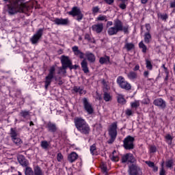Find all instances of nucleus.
<instances>
[{"label":"nucleus","mask_w":175,"mask_h":175,"mask_svg":"<svg viewBox=\"0 0 175 175\" xmlns=\"http://www.w3.org/2000/svg\"><path fill=\"white\" fill-rule=\"evenodd\" d=\"M118 32H124V33H129V26H124V23L121 20L116 18L113 21V26L107 29V33L109 36L117 35Z\"/></svg>","instance_id":"nucleus-1"},{"label":"nucleus","mask_w":175,"mask_h":175,"mask_svg":"<svg viewBox=\"0 0 175 175\" xmlns=\"http://www.w3.org/2000/svg\"><path fill=\"white\" fill-rule=\"evenodd\" d=\"M74 124L77 131L80 132V133L82 135H85V136L90 135L91 128L90 127V124H88L87 121L83 119V118H75L74 119Z\"/></svg>","instance_id":"nucleus-2"},{"label":"nucleus","mask_w":175,"mask_h":175,"mask_svg":"<svg viewBox=\"0 0 175 175\" xmlns=\"http://www.w3.org/2000/svg\"><path fill=\"white\" fill-rule=\"evenodd\" d=\"M48 75L45 77V81H44V87L45 89L47 90L49 88V85L51 84V82L53 81V79H54L55 76V67L51 66L49 70Z\"/></svg>","instance_id":"nucleus-3"},{"label":"nucleus","mask_w":175,"mask_h":175,"mask_svg":"<svg viewBox=\"0 0 175 175\" xmlns=\"http://www.w3.org/2000/svg\"><path fill=\"white\" fill-rule=\"evenodd\" d=\"M133 142H135V137L132 136H127L124 138L123 141V146L125 150H133L135 145L133 144Z\"/></svg>","instance_id":"nucleus-4"},{"label":"nucleus","mask_w":175,"mask_h":175,"mask_svg":"<svg viewBox=\"0 0 175 175\" xmlns=\"http://www.w3.org/2000/svg\"><path fill=\"white\" fill-rule=\"evenodd\" d=\"M60 59H61L62 67L59 68V70H62V69H66L67 68H69V69H72V68H73L71 66L72 60L69 59V57L62 55Z\"/></svg>","instance_id":"nucleus-5"},{"label":"nucleus","mask_w":175,"mask_h":175,"mask_svg":"<svg viewBox=\"0 0 175 175\" xmlns=\"http://www.w3.org/2000/svg\"><path fill=\"white\" fill-rule=\"evenodd\" d=\"M117 83L119 84L120 88L129 91L132 88L131 83H128L122 76H120L117 79Z\"/></svg>","instance_id":"nucleus-6"},{"label":"nucleus","mask_w":175,"mask_h":175,"mask_svg":"<svg viewBox=\"0 0 175 175\" xmlns=\"http://www.w3.org/2000/svg\"><path fill=\"white\" fill-rule=\"evenodd\" d=\"M68 14L72 16V17H76L77 16L76 20H77V21H81V20H83V15L80 9L77 7H73L72 10L68 12Z\"/></svg>","instance_id":"nucleus-7"},{"label":"nucleus","mask_w":175,"mask_h":175,"mask_svg":"<svg viewBox=\"0 0 175 175\" xmlns=\"http://www.w3.org/2000/svg\"><path fill=\"white\" fill-rule=\"evenodd\" d=\"M82 101L85 111H87L88 114H92V113H94V107H92V105L88 101V98H83L82 99Z\"/></svg>","instance_id":"nucleus-8"},{"label":"nucleus","mask_w":175,"mask_h":175,"mask_svg":"<svg viewBox=\"0 0 175 175\" xmlns=\"http://www.w3.org/2000/svg\"><path fill=\"white\" fill-rule=\"evenodd\" d=\"M43 29H39L38 31L36 32V34H34L31 38V42L32 44H36L38 42H39V40L42 36H43Z\"/></svg>","instance_id":"nucleus-9"},{"label":"nucleus","mask_w":175,"mask_h":175,"mask_svg":"<svg viewBox=\"0 0 175 175\" xmlns=\"http://www.w3.org/2000/svg\"><path fill=\"white\" fill-rule=\"evenodd\" d=\"M122 163H126V162L133 163V162H135V157L132 153H127L122 156Z\"/></svg>","instance_id":"nucleus-10"},{"label":"nucleus","mask_w":175,"mask_h":175,"mask_svg":"<svg viewBox=\"0 0 175 175\" xmlns=\"http://www.w3.org/2000/svg\"><path fill=\"white\" fill-rule=\"evenodd\" d=\"M117 122L112 123L108 129L109 136L117 137Z\"/></svg>","instance_id":"nucleus-11"},{"label":"nucleus","mask_w":175,"mask_h":175,"mask_svg":"<svg viewBox=\"0 0 175 175\" xmlns=\"http://www.w3.org/2000/svg\"><path fill=\"white\" fill-rule=\"evenodd\" d=\"M45 128L47 129L48 132H51L52 133H55L58 129V128H57V124L51 122H48L46 124Z\"/></svg>","instance_id":"nucleus-12"},{"label":"nucleus","mask_w":175,"mask_h":175,"mask_svg":"<svg viewBox=\"0 0 175 175\" xmlns=\"http://www.w3.org/2000/svg\"><path fill=\"white\" fill-rule=\"evenodd\" d=\"M129 175H142V170L140 167L135 165H132L130 166Z\"/></svg>","instance_id":"nucleus-13"},{"label":"nucleus","mask_w":175,"mask_h":175,"mask_svg":"<svg viewBox=\"0 0 175 175\" xmlns=\"http://www.w3.org/2000/svg\"><path fill=\"white\" fill-rule=\"evenodd\" d=\"M153 105L154 106H157V107H160V109H165L166 108V101H165L162 98H157L153 101Z\"/></svg>","instance_id":"nucleus-14"},{"label":"nucleus","mask_w":175,"mask_h":175,"mask_svg":"<svg viewBox=\"0 0 175 175\" xmlns=\"http://www.w3.org/2000/svg\"><path fill=\"white\" fill-rule=\"evenodd\" d=\"M92 29L96 33H100L103 31V23H96L92 26Z\"/></svg>","instance_id":"nucleus-15"},{"label":"nucleus","mask_w":175,"mask_h":175,"mask_svg":"<svg viewBox=\"0 0 175 175\" xmlns=\"http://www.w3.org/2000/svg\"><path fill=\"white\" fill-rule=\"evenodd\" d=\"M72 92L79 94V95H85L87 94V91L84 90V87L83 86H74Z\"/></svg>","instance_id":"nucleus-16"},{"label":"nucleus","mask_w":175,"mask_h":175,"mask_svg":"<svg viewBox=\"0 0 175 175\" xmlns=\"http://www.w3.org/2000/svg\"><path fill=\"white\" fill-rule=\"evenodd\" d=\"M72 51H73L75 55H76L77 57H79L81 59H83V58H84V53L81 52V51L79 49V46H72Z\"/></svg>","instance_id":"nucleus-17"},{"label":"nucleus","mask_w":175,"mask_h":175,"mask_svg":"<svg viewBox=\"0 0 175 175\" xmlns=\"http://www.w3.org/2000/svg\"><path fill=\"white\" fill-rule=\"evenodd\" d=\"M54 23L56 25H68V24H69V19L56 18L54 20Z\"/></svg>","instance_id":"nucleus-18"},{"label":"nucleus","mask_w":175,"mask_h":175,"mask_svg":"<svg viewBox=\"0 0 175 175\" xmlns=\"http://www.w3.org/2000/svg\"><path fill=\"white\" fill-rule=\"evenodd\" d=\"M77 158H79V155L77 154V153H76L75 152H72L68 155V160L69 162H70V163H73V162L76 161Z\"/></svg>","instance_id":"nucleus-19"},{"label":"nucleus","mask_w":175,"mask_h":175,"mask_svg":"<svg viewBox=\"0 0 175 175\" xmlns=\"http://www.w3.org/2000/svg\"><path fill=\"white\" fill-rule=\"evenodd\" d=\"M81 66L84 73H90V70H88V62H87L85 59L81 62Z\"/></svg>","instance_id":"nucleus-20"},{"label":"nucleus","mask_w":175,"mask_h":175,"mask_svg":"<svg viewBox=\"0 0 175 175\" xmlns=\"http://www.w3.org/2000/svg\"><path fill=\"white\" fill-rule=\"evenodd\" d=\"M85 57H87L88 61H89V62H94L96 57H95V55H94V53L88 51L85 53Z\"/></svg>","instance_id":"nucleus-21"},{"label":"nucleus","mask_w":175,"mask_h":175,"mask_svg":"<svg viewBox=\"0 0 175 175\" xmlns=\"http://www.w3.org/2000/svg\"><path fill=\"white\" fill-rule=\"evenodd\" d=\"M17 159L19 163L22 165V166H27L28 165L25 157H24L23 155L18 156Z\"/></svg>","instance_id":"nucleus-22"},{"label":"nucleus","mask_w":175,"mask_h":175,"mask_svg":"<svg viewBox=\"0 0 175 175\" xmlns=\"http://www.w3.org/2000/svg\"><path fill=\"white\" fill-rule=\"evenodd\" d=\"M127 77L129 79V80H136V79H137V73L131 71L127 73Z\"/></svg>","instance_id":"nucleus-23"},{"label":"nucleus","mask_w":175,"mask_h":175,"mask_svg":"<svg viewBox=\"0 0 175 175\" xmlns=\"http://www.w3.org/2000/svg\"><path fill=\"white\" fill-rule=\"evenodd\" d=\"M99 62L101 65L109 64L110 62V57L109 56L101 57L99 59Z\"/></svg>","instance_id":"nucleus-24"},{"label":"nucleus","mask_w":175,"mask_h":175,"mask_svg":"<svg viewBox=\"0 0 175 175\" xmlns=\"http://www.w3.org/2000/svg\"><path fill=\"white\" fill-rule=\"evenodd\" d=\"M151 34L150 33V32H146L145 33L144 36V40L145 42V43H146V44H148V43H150L151 42Z\"/></svg>","instance_id":"nucleus-25"},{"label":"nucleus","mask_w":175,"mask_h":175,"mask_svg":"<svg viewBox=\"0 0 175 175\" xmlns=\"http://www.w3.org/2000/svg\"><path fill=\"white\" fill-rule=\"evenodd\" d=\"M117 99L118 103H120V105H125V103H126V100H125L122 94H118Z\"/></svg>","instance_id":"nucleus-26"},{"label":"nucleus","mask_w":175,"mask_h":175,"mask_svg":"<svg viewBox=\"0 0 175 175\" xmlns=\"http://www.w3.org/2000/svg\"><path fill=\"white\" fill-rule=\"evenodd\" d=\"M33 170L34 175H44L42 169L38 165L34 167Z\"/></svg>","instance_id":"nucleus-27"},{"label":"nucleus","mask_w":175,"mask_h":175,"mask_svg":"<svg viewBox=\"0 0 175 175\" xmlns=\"http://www.w3.org/2000/svg\"><path fill=\"white\" fill-rule=\"evenodd\" d=\"M124 49H126L127 51H131V50L135 49V44H133V43H129L126 41L124 44Z\"/></svg>","instance_id":"nucleus-28"},{"label":"nucleus","mask_w":175,"mask_h":175,"mask_svg":"<svg viewBox=\"0 0 175 175\" xmlns=\"http://www.w3.org/2000/svg\"><path fill=\"white\" fill-rule=\"evenodd\" d=\"M40 146L44 150H48L49 147H50V142L47 141H42L40 143Z\"/></svg>","instance_id":"nucleus-29"},{"label":"nucleus","mask_w":175,"mask_h":175,"mask_svg":"<svg viewBox=\"0 0 175 175\" xmlns=\"http://www.w3.org/2000/svg\"><path fill=\"white\" fill-rule=\"evenodd\" d=\"M10 135L11 136V139H14L15 137H18V134L17 133V131H16V129H14L13 128L10 129Z\"/></svg>","instance_id":"nucleus-30"},{"label":"nucleus","mask_w":175,"mask_h":175,"mask_svg":"<svg viewBox=\"0 0 175 175\" xmlns=\"http://www.w3.org/2000/svg\"><path fill=\"white\" fill-rule=\"evenodd\" d=\"M103 99L105 100V102H110L112 99L111 95L107 92H104Z\"/></svg>","instance_id":"nucleus-31"},{"label":"nucleus","mask_w":175,"mask_h":175,"mask_svg":"<svg viewBox=\"0 0 175 175\" xmlns=\"http://www.w3.org/2000/svg\"><path fill=\"white\" fill-rule=\"evenodd\" d=\"M139 49H142V53H147V46H146V44H144V43L143 42V41H141L139 44Z\"/></svg>","instance_id":"nucleus-32"},{"label":"nucleus","mask_w":175,"mask_h":175,"mask_svg":"<svg viewBox=\"0 0 175 175\" xmlns=\"http://www.w3.org/2000/svg\"><path fill=\"white\" fill-rule=\"evenodd\" d=\"M12 140L13 143H14V144H16V146H20V144H21V143H23V142L21 141V139L18 137L12 138Z\"/></svg>","instance_id":"nucleus-33"},{"label":"nucleus","mask_w":175,"mask_h":175,"mask_svg":"<svg viewBox=\"0 0 175 175\" xmlns=\"http://www.w3.org/2000/svg\"><path fill=\"white\" fill-rule=\"evenodd\" d=\"M168 16L167 14H158V18H161V20H163V21H166V20H167L168 18Z\"/></svg>","instance_id":"nucleus-34"},{"label":"nucleus","mask_w":175,"mask_h":175,"mask_svg":"<svg viewBox=\"0 0 175 175\" xmlns=\"http://www.w3.org/2000/svg\"><path fill=\"white\" fill-rule=\"evenodd\" d=\"M165 142L166 143H167V144H172V142L173 140V137H172V135H170V134H167V135H165Z\"/></svg>","instance_id":"nucleus-35"},{"label":"nucleus","mask_w":175,"mask_h":175,"mask_svg":"<svg viewBox=\"0 0 175 175\" xmlns=\"http://www.w3.org/2000/svg\"><path fill=\"white\" fill-rule=\"evenodd\" d=\"M20 116L23 117V118H27V117H29V111H21Z\"/></svg>","instance_id":"nucleus-36"},{"label":"nucleus","mask_w":175,"mask_h":175,"mask_svg":"<svg viewBox=\"0 0 175 175\" xmlns=\"http://www.w3.org/2000/svg\"><path fill=\"white\" fill-rule=\"evenodd\" d=\"M90 152L93 155H96V145L95 144L90 146Z\"/></svg>","instance_id":"nucleus-37"},{"label":"nucleus","mask_w":175,"mask_h":175,"mask_svg":"<svg viewBox=\"0 0 175 175\" xmlns=\"http://www.w3.org/2000/svg\"><path fill=\"white\" fill-rule=\"evenodd\" d=\"M146 66L147 69L149 70H152V64H151V62L148 60V59H146Z\"/></svg>","instance_id":"nucleus-38"},{"label":"nucleus","mask_w":175,"mask_h":175,"mask_svg":"<svg viewBox=\"0 0 175 175\" xmlns=\"http://www.w3.org/2000/svg\"><path fill=\"white\" fill-rule=\"evenodd\" d=\"M96 21H107V16L105 15H99L96 18Z\"/></svg>","instance_id":"nucleus-39"},{"label":"nucleus","mask_w":175,"mask_h":175,"mask_svg":"<svg viewBox=\"0 0 175 175\" xmlns=\"http://www.w3.org/2000/svg\"><path fill=\"white\" fill-rule=\"evenodd\" d=\"M25 175H35L33 174V171L32 170V168L29 167H26Z\"/></svg>","instance_id":"nucleus-40"},{"label":"nucleus","mask_w":175,"mask_h":175,"mask_svg":"<svg viewBox=\"0 0 175 175\" xmlns=\"http://www.w3.org/2000/svg\"><path fill=\"white\" fill-rule=\"evenodd\" d=\"M131 107L136 109L140 106V103L137 100H135L133 103H131Z\"/></svg>","instance_id":"nucleus-41"},{"label":"nucleus","mask_w":175,"mask_h":175,"mask_svg":"<svg viewBox=\"0 0 175 175\" xmlns=\"http://www.w3.org/2000/svg\"><path fill=\"white\" fill-rule=\"evenodd\" d=\"M110 139L107 141L108 144H113L114 143V140L117 138V137L113 135H109Z\"/></svg>","instance_id":"nucleus-42"},{"label":"nucleus","mask_w":175,"mask_h":175,"mask_svg":"<svg viewBox=\"0 0 175 175\" xmlns=\"http://www.w3.org/2000/svg\"><path fill=\"white\" fill-rule=\"evenodd\" d=\"M116 152H117L116 150L113 152L112 156H111V160L113 161L114 162H118V156L115 155Z\"/></svg>","instance_id":"nucleus-43"},{"label":"nucleus","mask_w":175,"mask_h":175,"mask_svg":"<svg viewBox=\"0 0 175 175\" xmlns=\"http://www.w3.org/2000/svg\"><path fill=\"white\" fill-rule=\"evenodd\" d=\"M165 165L167 167H173V160H168L165 162Z\"/></svg>","instance_id":"nucleus-44"},{"label":"nucleus","mask_w":175,"mask_h":175,"mask_svg":"<svg viewBox=\"0 0 175 175\" xmlns=\"http://www.w3.org/2000/svg\"><path fill=\"white\" fill-rule=\"evenodd\" d=\"M62 159H64V156L61 153H58L57 155V160L58 162H62Z\"/></svg>","instance_id":"nucleus-45"},{"label":"nucleus","mask_w":175,"mask_h":175,"mask_svg":"<svg viewBox=\"0 0 175 175\" xmlns=\"http://www.w3.org/2000/svg\"><path fill=\"white\" fill-rule=\"evenodd\" d=\"M145 163L148 165L149 167H154V165H155L154 162H152L150 161H145Z\"/></svg>","instance_id":"nucleus-46"},{"label":"nucleus","mask_w":175,"mask_h":175,"mask_svg":"<svg viewBox=\"0 0 175 175\" xmlns=\"http://www.w3.org/2000/svg\"><path fill=\"white\" fill-rule=\"evenodd\" d=\"M126 116H133V111H132V109H126L125 111Z\"/></svg>","instance_id":"nucleus-47"},{"label":"nucleus","mask_w":175,"mask_h":175,"mask_svg":"<svg viewBox=\"0 0 175 175\" xmlns=\"http://www.w3.org/2000/svg\"><path fill=\"white\" fill-rule=\"evenodd\" d=\"M99 10H100V8H99V7H98V6H96V7H93V8H92V12H93L94 14H95V13H99Z\"/></svg>","instance_id":"nucleus-48"},{"label":"nucleus","mask_w":175,"mask_h":175,"mask_svg":"<svg viewBox=\"0 0 175 175\" xmlns=\"http://www.w3.org/2000/svg\"><path fill=\"white\" fill-rule=\"evenodd\" d=\"M125 3H126V2H122V3L119 5V7L120 8V9H122V10L126 9V4Z\"/></svg>","instance_id":"nucleus-49"},{"label":"nucleus","mask_w":175,"mask_h":175,"mask_svg":"<svg viewBox=\"0 0 175 175\" xmlns=\"http://www.w3.org/2000/svg\"><path fill=\"white\" fill-rule=\"evenodd\" d=\"M159 175H166V171H165V167L161 168Z\"/></svg>","instance_id":"nucleus-50"},{"label":"nucleus","mask_w":175,"mask_h":175,"mask_svg":"<svg viewBox=\"0 0 175 175\" xmlns=\"http://www.w3.org/2000/svg\"><path fill=\"white\" fill-rule=\"evenodd\" d=\"M150 152H157V147H155L154 146H150Z\"/></svg>","instance_id":"nucleus-51"},{"label":"nucleus","mask_w":175,"mask_h":175,"mask_svg":"<svg viewBox=\"0 0 175 175\" xmlns=\"http://www.w3.org/2000/svg\"><path fill=\"white\" fill-rule=\"evenodd\" d=\"M85 40H88V42H91V36H90V34H85Z\"/></svg>","instance_id":"nucleus-52"},{"label":"nucleus","mask_w":175,"mask_h":175,"mask_svg":"<svg viewBox=\"0 0 175 175\" xmlns=\"http://www.w3.org/2000/svg\"><path fill=\"white\" fill-rule=\"evenodd\" d=\"M145 27L147 32H150V31H151V26L150 25V24H146Z\"/></svg>","instance_id":"nucleus-53"},{"label":"nucleus","mask_w":175,"mask_h":175,"mask_svg":"<svg viewBox=\"0 0 175 175\" xmlns=\"http://www.w3.org/2000/svg\"><path fill=\"white\" fill-rule=\"evenodd\" d=\"M101 170L102 172H104V173H106L107 172V167L105 166V165H101Z\"/></svg>","instance_id":"nucleus-54"},{"label":"nucleus","mask_w":175,"mask_h":175,"mask_svg":"<svg viewBox=\"0 0 175 175\" xmlns=\"http://www.w3.org/2000/svg\"><path fill=\"white\" fill-rule=\"evenodd\" d=\"M105 2H106V3L108 5H111V3H114V0H105Z\"/></svg>","instance_id":"nucleus-55"},{"label":"nucleus","mask_w":175,"mask_h":175,"mask_svg":"<svg viewBox=\"0 0 175 175\" xmlns=\"http://www.w3.org/2000/svg\"><path fill=\"white\" fill-rule=\"evenodd\" d=\"M170 8H175V0L170 3Z\"/></svg>","instance_id":"nucleus-56"},{"label":"nucleus","mask_w":175,"mask_h":175,"mask_svg":"<svg viewBox=\"0 0 175 175\" xmlns=\"http://www.w3.org/2000/svg\"><path fill=\"white\" fill-rule=\"evenodd\" d=\"M113 22L112 21H108L107 23V27H111V25H113Z\"/></svg>","instance_id":"nucleus-57"},{"label":"nucleus","mask_w":175,"mask_h":175,"mask_svg":"<svg viewBox=\"0 0 175 175\" xmlns=\"http://www.w3.org/2000/svg\"><path fill=\"white\" fill-rule=\"evenodd\" d=\"M148 75H150V72L148 71H144V76L145 77H148Z\"/></svg>","instance_id":"nucleus-58"},{"label":"nucleus","mask_w":175,"mask_h":175,"mask_svg":"<svg viewBox=\"0 0 175 175\" xmlns=\"http://www.w3.org/2000/svg\"><path fill=\"white\" fill-rule=\"evenodd\" d=\"M139 69H140V66L137 64L135 66V68H133V70L136 71V70H139Z\"/></svg>","instance_id":"nucleus-59"},{"label":"nucleus","mask_w":175,"mask_h":175,"mask_svg":"<svg viewBox=\"0 0 175 175\" xmlns=\"http://www.w3.org/2000/svg\"><path fill=\"white\" fill-rule=\"evenodd\" d=\"M70 66L72 68H70V70H72V69H77V68H79V66H77V65H74L73 66V65L71 64Z\"/></svg>","instance_id":"nucleus-60"},{"label":"nucleus","mask_w":175,"mask_h":175,"mask_svg":"<svg viewBox=\"0 0 175 175\" xmlns=\"http://www.w3.org/2000/svg\"><path fill=\"white\" fill-rule=\"evenodd\" d=\"M152 168L153 169V171L158 172V167L155 166V165H153V167H152Z\"/></svg>","instance_id":"nucleus-61"},{"label":"nucleus","mask_w":175,"mask_h":175,"mask_svg":"<svg viewBox=\"0 0 175 175\" xmlns=\"http://www.w3.org/2000/svg\"><path fill=\"white\" fill-rule=\"evenodd\" d=\"M61 72H63V75H65L66 73V69H62V70H60L58 74L61 73Z\"/></svg>","instance_id":"nucleus-62"},{"label":"nucleus","mask_w":175,"mask_h":175,"mask_svg":"<svg viewBox=\"0 0 175 175\" xmlns=\"http://www.w3.org/2000/svg\"><path fill=\"white\" fill-rule=\"evenodd\" d=\"M164 72L166 75H169V70H167V68L164 67Z\"/></svg>","instance_id":"nucleus-63"},{"label":"nucleus","mask_w":175,"mask_h":175,"mask_svg":"<svg viewBox=\"0 0 175 175\" xmlns=\"http://www.w3.org/2000/svg\"><path fill=\"white\" fill-rule=\"evenodd\" d=\"M58 84H59V85H62L64 84V82L62 81V80L59 79L58 80Z\"/></svg>","instance_id":"nucleus-64"}]
</instances>
